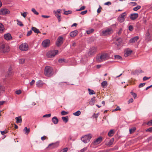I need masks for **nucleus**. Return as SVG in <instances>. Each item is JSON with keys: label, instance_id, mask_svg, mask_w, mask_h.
I'll return each mask as SVG.
<instances>
[{"label": "nucleus", "instance_id": "a18cd8bd", "mask_svg": "<svg viewBox=\"0 0 152 152\" xmlns=\"http://www.w3.org/2000/svg\"><path fill=\"white\" fill-rule=\"evenodd\" d=\"M35 81L34 80H32L31 82L30 83V85L31 86H33L35 83Z\"/></svg>", "mask_w": 152, "mask_h": 152}, {"label": "nucleus", "instance_id": "0e129e2a", "mask_svg": "<svg viewBox=\"0 0 152 152\" xmlns=\"http://www.w3.org/2000/svg\"><path fill=\"white\" fill-rule=\"evenodd\" d=\"M133 99L132 98L130 99L128 102V104H129L130 103H132L133 102Z\"/></svg>", "mask_w": 152, "mask_h": 152}, {"label": "nucleus", "instance_id": "864d4df0", "mask_svg": "<svg viewBox=\"0 0 152 152\" xmlns=\"http://www.w3.org/2000/svg\"><path fill=\"white\" fill-rule=\"evenodd\" d=\"M129 29L130 31H132L133 30V27L132 26L130 25L129 27Z\"/></svg>", "mask_w": 152, "mask_h": 152}, {"label": "nucleus", "instance_id": "f03ea898", "mask_svg": "<svg viewBox=\"0 0 152 152\" xmlns=\"http://www.w3.org/2000/svg\"><path fill=\"white\" fill-rule=\"evenodd\" d=\"M0 50L1 52L5 53L9 51L10 49L7 44L1 43L0 44Z\"/></svg>", "mask_w": 152, "mask_h": 152}, {"label": "nucleus", "instance_id": "8fccbe9b", "mask_svg": "<svg viewBox=\"0 0 152 152\" xmlns=\"http://www.w3.org/2000/svg\"><path fill=\"white\" fill-rule=\"evenodd\" d=\"M87 12V10H86L85 11H82L80 12V14L82 15H84L86 14Z\"/></svg>", "mask_w": 152, "mask_h": 152}, {"label": "nucleus", "instance_id": "6e6d98bb", "mask_svg": "<svg viewBox=\"0 0 152 152\" xmlns=\"http://www.w3.org/2000/svg\"><path fill=\"white\" fill-rule=\"evenodd\" d=\"M48 139V138L46 136H44L41 137V139L42 140H44L46 139Z\"/></svg>", "mask_w": 152, "mask_h": 152}, {"label": "nucleus", "instance_id": "79ce46f5", "mask_svg": "<svg viewBox=\"0 0 152 152\" xmlns=\"http://www.w3.org/2000/svg\"><path fill=\"white\" fill-rule=\"evenodd\" d=\"M31 11L33 12L34 13L37 15H38L39 14V13L37 12L36 10L34 8H32L31 10Z\"/></svg>", "mask_w": 152, "mask_h": 152}, {"label": "nucleus", "instance_id": "49530a36", "mask_svg": "<svg viewBox=\"0 0 152 152\" xmlns=\"http://www.w3.org/2000/svg\"><path fill=\"white\" fill-rule=\"evenodd\" d=\"M21 90H18L15 91V93L18 95H19L21 93Z\"/></svg>", "mask_w": 152, "mask_h": 152}, {"label": "nucleus", "instance_id": "c9c22d12", "mask_svg": "<svg viewBox=\"0 0 152 152\" xmlns=\"http://www.w3.org/2000/svg\"><path fill=\"white\" fill-rule=\"evenodd\" d=\"M72 13V12L71 11L69 10L65 11L64 13V14L65 15H68L69 14H71Z\"/></svg>", "mask_w": 152, "mask_h": 152}, {"label": "nucleus", "instance_id": "58836bf2", "mask_svg": "<svg viewBox=\"0 0 152 152\" xmlns=\"http://www.w3.org/2000/svg\"><path fill=\"white\" fill-rule=\"evenodd\" d=\"M141 7L140 6L138 5L136 7H135L133 8V10L135 11H136L140 9Z\"/></svg>", "mask_w": 152, "mask_h": 152}, {"label": "nucleus", "instance_id": "2f4dec72", "mask_svg": "<svg viewBox=\"0 0 152 152\" xmlns=\"http://www.w3.org/2000/svg\"><path fill=\"white\" fill-rule=\"evenodd\" d=\"M136 129L135 127H133V128H132L130 129H129V132L130 134H132L136 130Z\"/></svg>", "mask_w": 152, "mask_h": 152}, {"label": "nucleus", "instance_id": "e433bc0d", "mask_svg": "<svg viewBox=\"0 0 152 152\" xmlns=\"http://www.w3.org/2000/svg\"><path fill=\"white\" fill-rule=\"evenodd\" d=\"M1 133L2 135H4V134L7 133L8 132V131L7 130H5L4 131H1Z\"/></svg>", "mask_w": 152, "mask_h": 152}, {"label": "nucleus", "instance_id": "4468645a", "mask_svg": "<svg viewBox=\"0 0 152 152\" xmlns=\"http://www.w3.org/2000/svg\"><path fill=\"white\" fill-rule=\"evenodd\" d=\"M122 41V39L120 38H117L116 41L114 42L115 44L117 46H119L120 45Z\"/></svg>", "mask_w": 152, "mask_h": 152}, {"label": "nucleus", "instance_id": "cd10ccee", "mask_svg": "<svg viewBox=\"0 0 152 152\" xmlns=\"http://www.w3.org/2000/svg\"><path fill=\"white\" fill-rule=\"evenodd\" d=\"M94 31V30L93 28H89L86 31V33L87 34H90L92 33Z\"/></svg>", "mask_w": 152, "mask_h": 152}, {"label": "nucleus", "instance_id": "a211bd4d", "mask_svg": "<svg viewBox=\"0 0 152 152\" xmlns=\"http://www.w3.org/2000/svg\"><path fill=\"white\" fill-rule=\"evenodd\" d=\"M139 38V37L138 36H137L135 37L130 39L129 40V42L131 43H134L137 41Z\"/></svg>", "mask_w": 152, "mask_h": 152}, {"label": "nucleus", "instance_id": "f8f14e48", "mask_svg": "<svg viewBox=\"0 0 152 152\" xmlns=\"http://www.w3.org/2000/svg\"><path fill=\"white\" fill-rule=\"evenodd\" d=\"M102 138L101 137H99L94 141L93 143L94 145H96L99 144L102 141Z\"/></svg>", "mask_w": 152, "mask_h": 152}, {"label": "nucleus", "instance_id": "20e7f679", "mask_svg": "<svg viewBox=\"0 0 152 152\" xmlns=\"http://www.w3.org/2000/svg\"><path fill=\"white\" fill-rule=\"evenodd\" d=\"M107 57L108 56L107 54H102L100 57H97L96 58V60L98 62H101L102 61L106 60Z\"/></svg>", "mask_w": 152, "mask_h": 152}, {"label": "nucleus", "instance_id": "473e14b6", "mask_svg": "<svg viewBox=\"0 0 152 152\" xmlns=\"http://www.w3.org/2000/svg\"><path fill=\"white\" fill-rule=\"evenodd\" d=\"M19 63L20 64H23L25 63V59L24 58H20L19 59Z\"/></svg>", "mask_w": 152, "mask_h": 152}, {"label": "nucleus", "instance_id": "ea45409f", "mask_svg": "<svg viewBox=\"0 0 152 152\" xmlns=\"http://www.w3.org/2000/svg\"><path fill=\"white\" fill-rule=\"evenodd\" d=\"M131 94L133 96L134 99L137 96V94L136 93H134L133 92L131 91Z\"/></svg>", "mask_w": 152, "mask_h": 152}, {"label": "nucleus", "instance_id": "9d476101", "mask_svg": "<svg viewBox=\"0 0 152 152\" xmlns=\"http://www.w3.org/2000/svg\"><path fill=\"white\" fill-rule=\"evenodd\" d=\"M10 11L8 10L5 9H1L0 10V15H5L9 14Z\"/></svg>", "mask_w": 152, "mask_h": 152}, {"label": "nucleus", "instance_id": "a878e982", "mask_svg": "<svg viewBox=\"0 0 152 152\" xmlns=\"http://www.w3.org/2000/svg\"><path fill=\"white\" fill-rule=\"evenodd\" d=\"M4 29V26L1 23H0V33L3 32Z\"/></svg>", "mask_w": 152, "mask_h": 152}, {"label": "nucleus", "instance_id": "de8ad7c7", "mask_svg": "<svg viewBox=\"0 0 152 152\" xmlns=\"http://www.w3.org/2000/svg\"><path fill=\"white\" fill-rule=\"evenodd\" d=\"M146 132H152V127L149 128L146 130Z\"/></svg>", "mask_w": 152, "mask_h": 152}, {"label": "nucleus", "instance_id": "a19ab883", "mask_svg": "<svg viewBox=\"0 0 152 152\" xmlns=\"http://www.w3.org/2000/svg\"><path fill=\"white\" fill-rule=\"evenodd\" d=\"M68 113V112H66L64 111H62L61 112V114L62 115H67Z\"/></svg>", "mask_w": 152, "mask_h": 152}, {"label": "nucleus", "instance_id": "c85d7f7f", "mask_svg": "<svg viewBox=\"0 0 152 152\" xmlns=\"http://www.w3.org/2000/svg\"><path fill=\"white\" fill-rule=\"evenodd\" d=\"M32 30L36 33L38 34L39 33V30L37 28L35 27H33L32 28Z\"/></svg>", "mask_w": 152, "mask_h": 152}, {"label": "nucleus", "instance_id": "69168bd1", "mask_svg": "<svg viewBox=\"0 0 152 152\" xmlns=\"http://www.w3.org/2000/svg\"><path fill=\"white\" fill-rule=\"evenodd\" d=\"M98 114L94 113L93 115V117L94 118H96L98 117Z\"/></svg>", "mask_w": 152, "mask_h": 152}, {"label": "nucleus", "instance_id": "f257e3e1", "mask_svg": "<svg viewBox=\"0 0 152 152\" xmlns=\"http://www.w3.org/2000/svg\"><path fill=\"white\" fill-rule=\"evenodd\" d=\"M44 73L45 76L48 77H50L53 75V69L49 66H46L45 68Z\"/></svg>", "mask_w": 152, "mask_h": 152}, {"label": "nucleus", "instance_id": "f3484780", "mask_svg": "<svg viewBox=\"0 0 152 152\" xmlns=\"http://www.w3.org/2000/svg\"><path fill=\"white\" fill-rule=\"evenodd\" d=\"M96 51V48L95 47H93L90 49L89 53L91 55H92L94 54Z\"/></svg>", "mask_w": 152, "mask_h": 152}, {"label": "nucleus", "instance_id": "13d9d810", "mask_svg": "<svg viewBox=\"0 0 152 152\" xmlns=\"http://www.w3.org/2000/svg\"><path fill=\"white\" fill-rule=\"evenodd\" d=\"M150 78V77H144L143 78V80H144V81H145V80H147L149 79Z\"/></svg>", "mask_w": 152, "mask_h": 152}, {"label": "nucleus", "instance_id": "4d7b16f0", "mask_svg": "<svg viewBox=\"0 0 152 152\" xmlns=\"http://www.w3.org/2000/svg\"><path fill=\"white\" fill-rule=\"evenodd\" d=\"M113 140H111L109 141L108 145H111L113 144Z\"/></svg>", "mask_w": 152, "mask_h": 152}, {"label": "nucleus", "instance_id": "bb28decb", "mask_svg": "<svg viewBox=\"0 0 152 152\" xmlns=\"http://www.w3.org/2000/svg\"><path fill=\"white\" fill-rule=\"evenodd\" d=\"M62 119L63 121L66 123L68 122L69 120L68 117L67 116H66V117H62Z\"/></svg>", "mask_w": 152, "mask_h": 152}, {"label": "nucleus", "instance_id": "dca6fc26", "mask_svg": "<svg viewBox=\"0 0 152 152\" xmlns=\"http://www.w3.org/2000/svg\"><path fill=\"white\" fill-rule=\"evenodd\" d=\"M4 36V39L7 40H11L12 38L11 34L9 33L5 34Z\"/></svg>", "mask_w": 152, "mask_h": 152}, {"label": "nucleus", "instance_id": "5fc2aeb1", "mask_svg": "<svg viewBox=\"0 0 152 152\" xmlns=\"http://www.w3.org/2000/svg\"><path fill=\"white\" fill-rule=\"evenodd\" d=\"M32 33V31L31 30H30V31H28L27 32V35H26L27 36H29Z\"/></svg>", "mask_w": 152, "mask_h": 152}, {"label": "nucleus", "instance_id": "bf43d9fd", "mask_svg": "<svg viewBox=\"0 0 152 152\" xmlns=\"http://www.w3.org/2000/svg\"><path fill=\"white\" fill-rule=\"evenodd\" d=\"M147 124L148 126L152 125V120L150 121L149 122H148Z\"/></svg>", "mask_w": 152, "mask_h": 152}, {"label": "nucleus", "instance_id": "7ed1b4c3", "mask_svg": "<svg viewBox=\"0 0 152 152\" xmlns=\"http://www.w3.org/2000/svg\"><path fill=\"white\" fill-rule=\"evenodd\" d=\"M92 137V136L91 134H88L83 137L81 138V140L84 143H86L89 142Z\"/></svg>", "mask_w": 152, "mask_h": 152}, {"label": "nucleus", "instance_id": "4c0bfd02", "mask_svg": "<svg viewBox=\"0 0 152 152\" xmlns=\"http://www.w3.org/2000/svg\"><path fill=\"white\" fill-rule=\"evenodd\" d=\"M86 8L85 6H83L81 7L80 9L76 10L77 11H80L84 10Z\"/></svg>", "mask_w": 152, "mask_h": 152}, {"label": "nucleus", "instance_id": "5701e85b", "mask_svg": "<svg viewBox=\"0 0 152 152\" xmlns=\"http://www.w3.org/2000/svg\"><path fill=\"white\" fill-rule=\"evenodd\" d=\"M15 119L16 120V122L17 123H21L22 122V120L21 116L16 117Z\"/></svg>", "mask_w": 152, "mask_h": 152}, {"label": "nucleus", "instance_id": "7c9ffc66", "mask_svg": "<svg viewBox=\"0 0 152 152\" xmlns=\"http://www.w3.org/2000/svg\"><path fill=\"white\" fill-rule=\"evenodd\" d=\"M88 90L89 92V94L90 95L95 94V92L93 90H91L90 88H88Z\"/></svg>", "mask_w": 152, "mask_h": 152}, {"label": "nucleus", "instance_id": "72a5a7b5", "mask_svg": "<svg viewBox=\"0 0 152 152\" xmlns=\"http://www.w3.org/2000/svg\"><path fill=\"white\" fill-rule=\"evenodd\" d=\"M81 114V112L80 111L78 110L76 112L74 113L73 114L75 116H78Z\"/></svg>", "mask_w": 152, "mask_h": 152}, {"label": "nucleus", "instance_id": "37998d69", "mask_svg": "<svg viewBox=\"0 0 152 152\" xmlns=\"http://www.w3.org/2000/svg\"><path fill=\"white\" fill-rule=\"evenodd\" d=\"M68 148H65L62 150H61L60 152H67V151H68Z\"/></svg>", "mask_w": 152, "mask_h": 152}, {"label": "nucleus", "instance_id": "603ef678", "mask_svg": "<svg viewBox=\"0 0 152 152\" xmlns=\"http://www.w3.org/2000/svg\"><path fill=\"white\" fill-rule=\"evenodd\" d=\"M94 101L93 99H91V100L90 102L89 103L91 105H94Z\"/></svg>", "mask_w": 152, "mask_h": 152}, {"label": "nucleus", "instance_id": "2eb2a0df", "mask_svg": "<svg viewBox=\"0 0 152 152\" xmlns=\"http://www.w3.org/2000/svg\"><path fill=\"white\" fill-rule=\"evenodd\" d=\"M138 17V15L137 13H133L131 15L130 18L133 20H134L137 19Z\"/></svg>", "mask_w": 152, "mask_h": 152}, {"label": "nucleus", "instance_id": "6e6552de", "mask_svg": "<svg viewBox=\"0 0 152 152\" xmlns=\"http://www.w3.org/2000/svg\"><path fill=\"white\" fill-rule=\"evenodd\" d=\"M20 49L22 51H27L28 50V47L26 43H24L20 45L19 47Z\"/></svg>", "mask_w": 152, "mask_h": 152}, {"label": "nucleus", "instance_id": "774afa93", "mask_svg": "<svg viewBox=\"0 0 152 152\" xmlns=\"http://www.w3.org/2000/svg\"><path fill=\"white\" fill-rule=\"evenodd\" d=\"M56 12H57L58 14H60L61 12V10L58 9L57 10V11H56Z\"/></svg>", "mask_w": 152, "mask_h": 152}, {"label": "nucleus", "instance_id": "b1692460", "mask_svg": "<svg viewBox=\"0 0 152 152\" xmlns=\"http://www.w3.org/2000/svg\"><path fill=\"white\" fill-rule=\"evenodd\" d=\"M107 85V83L106 81H103L101 83V86L103 88H106Z\"/></svg>", "mask_w": 152, "mask_h": 152}, {"label": "nucleus", "instance_id": "ddd939ff", "mask_svg": "<svg viewBox=\"0 0 152 152\" xmlns=\"http://www.w3.org/2000/svg\"><path fill=\"white\" fill-rule=\"evenodd\" d=\"M45 83L41 80H38L36 83V86L37 87H42Z\"/></svg>", "mask_w": 152, "mask_h": 152}, {"label": "nucleus", "instance_id": "338daca9", "mask_svg": "<svg viewBox=\"0 0 152 152\" xmlns=\"http://www.w3.org/2000/svg\"><path fill=\"white\" fill-rule=\"evenodd\" d=\"M51 115L50 114H46V115H44L43 117H50Z\"/></svg>", "mask_w": 152, "mask_h": 152}, {"label": "nucleus", "instance_id": "4be33fe9", "mask_svg": "<svg viewBox=\"0 0 152 152\" xmlns=\"http://www.w3.org/2000/svg\"><path fill=\"white\" fill-rule=\"evenodd\" d=\"M52 120L53 123L55 124H57L58 122V120L56 117H53L52 118Z\"/></svg>", "mask_w": 152, "mask_h": 152}, {"label": "nucleus", "instance_id": "0eeeda50", "mask_svg": "<svg viewBox=\"0 0 152 152\" xmlns=\"http://www.w3.org/2000/svg\"><path fill=\"white\" fill-rule=\"evenodd\" d=\"M127 15L126 13L124 12L121 14L118 18V20L120 22H123L125 20Z\"/></svg>", "mask_w": 152, "mask_h": 152}, {"label": "nucleus", "instance_id": "c03bdc74", "mask_svg": "<svg viewBox=\"0 0 152 152\" xmlns=\"http://www.w3.org/2000/svg\"><path fill=\"white\" fill-rule=\"evenodd\" d=\"M87 149L88 148L87 147H85L83 149L81 150L80 151V152H85L87 150Z\"/></svg>", "mask_w": 152, "mask_h": 152}, {"label": "nucleus", "instance_id": "f704fd0d", "mask_svg": "<svg viewBox=\"0 0 152 152\" xmlns=\"http://www.w3.org/2000/svg\"><path fill=\"white\" fill-rule=\"evenodd\" d=\"M115 58L116 59H119L120 60H121L122 59V58L119 55L115 56Z\"/></svg>", "mask_w": 152, "mask_h": 152}, {"label": "nucleus", "instance_id": "09e8293b", "mask_svg": "<svg viewBox=\"0 0 152 152\" xmlns=\"http://www.w3.org/2000/svg\"><path fill=\"white\" fill-rule=\"evenodd\" d=\"M102 9V7L100 6L98 8L97 10V12L98 13H99L100 12Z\"/></svg>", "mask_w": 152, "mask_h": 152}, {"label": "nucleus", "instance_id": "393cba45", "mask_svg": "<svg viewBox=\"0 0 152 152\" xmlns=\"http://www.w3.org/2000/svg\"><path fill=\"white\" fill-rule=\"evenodd\" d=\"M115 133L114 130H111L108 133V135L109 137H112L113 136Z\"/></svg>", "mask_w": 152, "mask_h": 152}, {"label": "nucleus", "instance_id": "680f3d73", "mask_svg": "<svg viewBox=\"0 0 152 152\" xmlns=\"http://www.w3.org/2000/svg\"><path fill=\"white\" fill-rule=\"evenodd\" d=\"M121 109L120 108L119 106H117L116 108H115V110H114V111H116L118 110H120Z\"/></svg>", "mask_w": 152, "mask_h": 152}, {"label": "nucleus", "instance_id": "e2e57ef3", "mask_svg": "<svg viewBox=\"0 0 152 152\" xmlns=\"http://www.w3.org/2000/svg\"><path fill=\"white\" fill-rule=\"evenodd\" d=\"M54 13H55V16H56V17H58V16H61L60 14H58V13H57V12H56V11H54Z\"/></svg>", "mask_w": 152, "mask_h": 152}, {"label": "nucleus", "instance_id": "412c9836", "mask_svg": "<svg viewBox=\"0 0 152 152\" xmlns=\"http://www.w3.org/2000/svg\"><path fill=\"white\" fill-rule=\"evenodd\" d=\"M23 131L26 134H28L30 132V129L26 127L24 128Z\"/></svg>", "mask_w": 152, "mask_h": 152}, {"label": "nucleus", "instance_id": "9b49d317", "mask_svg": "<svg viewBox=\"0 0 152 152\" xmlns=\"http://www.w3.org/2000/svg\"><path fill=\"white\" fill-rule=\"evenodd\" d=\"M43 46L46 48L48 47L50 45V41L49 39H46L44 40L42 43Z\"/></svg>", "mask_w": 152, "mask_h": 152}, {"label": "nucleus", "instance_id": "39448f33", "mask_svg": "<svg viewBox=\"0 0 152 152\" xmlns=\"http://www.w3.org/2000/svg\"><path fill=\"white\" fill-rule=\"evenodd\" d=\"M58 52L57 50L50 51H48L47 53V56L48 58H52Z\"/></svg>", "mask_w": 152, "mask_h": 152}, {"label": "nucleus", "instance_id": "3c124183", "mask_svg": "<svg viewBox=\"0 0 152 152\" xmlns=\"http://www.w3.org/2000/svg\"><path fill=\"white\" fill-rule=\"evenodd\" d=\"M145 83H141L139 84L138 87L139 88L142 87L144 86L145 85Z\"/></svg>", "mask_w": 152, "mask_h": 152}, {"label": "nucleus", "instance_id": "052dcab7", "mask_svg": "<svg viewBox=\"0 0 152 152\" xmlns=\"http://www.w3.org/2000/svg\"><path fill=\"white\" fill-rule=\"evenodd\" d=\"M21 15H22L24 18H25L27 15V12H25L21 14Z\"/></svg>", "mask_w": 152, "mask_h": 152}, {"label": "nucleus", "instance_id": "423d86ee", "mask_svg": "<svg viewBox=\"0 0 152 152\" xmlns=\"http://www.w3.org/2000/svg\"><path fill=\"white\" fill-rule=\"evenodd\" d=\"M113 30L112 28H107L105 30L102 31V35L103 36L108 35L113 33Z\"/></svg>", "mask_w": 152, "mask_h": 152}, {"label": "nucleus", "instance_id": "1a4fd4ad", "mask_svg": "<svg viewBox=\"0 0 152 152\" xmlns=\"http://www.w3.org/2000/svg\"><path fill=\"white\" fill-rule=\"evenodd\" d=\"M63 42V37L61 36L57 38L56 41V45L57 46L59 47L62 44Z\"/></svg>", "mask_w": 152, "mask_h": 152}, {"label": "nucleus", "instance_id": "c756f323", "mask_svg": "<svg viewBox=\"0 0 152 152\" xmlns=\"http://www.w3.org/2000/svg\"><path fill=\"white\" fill-rule=\"evenodd\" d=\"M16 21L17 22V24L18 25L21 27L23 26V23L21 21L18 20H16Z\"/></svg>", "mask_w": 152, "mask_h": 152}, {"label": "nucleus", "instance_id": "6ab92c4d", "mask_svg": "<svg viewBox=\"0 0 152 152\" xmlns=\"http://www.w3.org/2000/svg\"><path fill=\"white\" fill-rule=\"evenodd\" d=\"M78 34V31L77 30H75L70 33V35L72 37H74L76 36Z\"/></svg>", "mask_w": 152, "mask_h": 152}, {"label": "nucleus", "instance_id": "aec40b11", "mask_svg": "<svg viewBox=\"0 0 152 152\" xmlns=\"http://www.w3.org/2000/svg\"><path fill=\"white\" fill-rule=\"evenodd\" d=\"M132 53V50H127L125 51L124 56L125 57H127L131 55Z\"/></svg>", "mask_w": 152, "mask_h": 152}]
</instances>
